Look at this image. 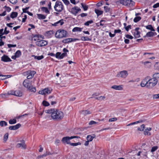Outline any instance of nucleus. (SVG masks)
Segmentation results:
<instances>
[{
  "label": "nucleus",
  "instance_id": "1",
  "mask_svg": "<svg viewBox=\"0 0 159 159\" xmlns=\"http://www.w3.org/2000/svg\"><path fill=\"white\" fill-rule=\"evenodd\" d=\"M46 113L51 114L52 118L54 120H60L62 119L64 116L62 111L54 109L46 110Z\"/></svg>",
  "mask_w": 159,
  "mask_h": 159
},
{
  "label": "nucleus",
  "instance_id": "2",
  "mask_svg": "<svg viewBox=\"0 0 159 159\" xmlns=\"http://www.w3.org/2000/svg\"><path fill=\"white\" fill-rule=\"evenodd\" d=\"M23 84L25 87L27 88L31 92H36L35 88L33 87L30 81L28 79H26L24 81Z\"/></svg>",
  "mask_w": 159,
  "mask_h": 159
},
{
  "label": "nucleus",
  "instance_id": "3",
  "mask_svg": "<svg viewBox=\"0 0 159 159\" xmlns=\"http://www.w3.org/2000/svg\"><path fill=\"white\" fill-rule=\"evenodd\" d=\"M67 34V32L66 30L63 29H60L57 31L55 36L57 38H61L66 37Z\"/></svg>",
  "mask_w": 159,
  "mask_h": 159
},
{
  "label": "nucleus",
  "instance_id": "4",
  "mask_svg": "<svg viewBox=\"0 0 159 159\" xmlns=\"http://www.w3.org/2000/svg\"><path fill=\"white\" fill-rule=\"evenodd\" d=\"M157 80L153 78L150 79L149 77L148 81L147 83V87L152 88L155 86L157 83Z\"/></svg>",
  "mask_w": 159,
  "mask_h": 159
},
{
  "label": "nucleus",
  "instance_id": "5",
  "mask_svg": "<svg viewBox=\"0 0 159 159\" xmlns=\"http://www.w3.org/2000/svg\"><path fill=\"white\" fill-rule=\"evenodd\" d=\"M54 8L56 11L60 12L63 10V4L61 2L57 1L55 3Z\"/></svg>",
  "mask_w": 159,
  "mask_h": 159
},
{
  "label": "nucleus",
  "instance_id": "6",
  "mask_svg": "<svg viewBox=\"0 0 159 159\" xmlns=\"http://www.w3.org/2000/svg\"><path fill=\"white\" fill-rule=\"evenodd\" d=\"M80 137L77 136H73L70 137H63L62 139V141L63 143H66L68 144H70V140L75 138H79Z\"/></svg>",
  "mask_w": 159,
  "mask_h": 159
},
{
  "label": "nucleus",
  "instance_id": "7",
  "mask_svg": "<svg viewBox=\"0 0 159 159\" xmlns=\"http://www.w3.org/2000/svg\"><path fill=\"white\" fill-rule=\"evenodd\" d=\"M128 75V73L127 71L124 70L118 72L116 76L117 77H121L123 78H125Z\"/></svg>",
  "mask_w": 159,
  "mask_h": 159
},
{
  "label": "nucleus",
  "instance_id": "8",
  "mask_svg": "<svg viewBox=\"0 0 159 159\" xmlns=\"http://www.w3.org/2000/svg\"><path fill=\"white\" fill-rule=\"evenodd\" d=\"M52 91V90L51 89H49L48 88H46L39 91V93L41 95H45L50 93Z\"/></svg>",
  "mask_w": 159,
  "mask_h": 159
},
{
  "label": "nucleus",
  "instance_id": "9",
  "mask_svg": "<svg viewBox=\"0 0 159 159\" xmlns=\"http://www.w3.org/2000/svg\"><path fill=\"white\" fill-rule=\"evenodd\" d=\"M48 42L44 40H40L39 41H36L35 42V44L37 46L39 47H42L45 46L47 45Z\"/></svg>",
  "mask_w": 159,
  "mask_h": 159
},
{
  "label": "nucleus",
  "instance_id": "10",
  "mask_svg": "<svg viewBox=\"0 0 159 159\" xmlns=\"http://www.w3.org/2000/svg\"><path fill=\"white\" fill-rule=\"evenodd\" d=\"M36 73V72L34 71L29 70L25 73V74H26V75H27V78L29 79L32 78Z\"/></svg>",
  "mask_w": 159,
  "mask_h": 159
},
{
  "label": "nucleus",
  "instance_id": "11",
  "mask_svg": "<svg viewBox=\"0 0 159 159\" xmlns=\"http://www.w3.org/2000/svg\"><path fill=\"white\" fill-rule=\"evenodd\" d=\"M149 77L148 76L144 78L142 81L140 85L142 87H144L146 86L147 87V83H148Z\"/></svg>",
  "mask_w": 159,
  "mask_h": 159
},
{
  "label": "nucleus",
  "instance_id": "12",
  "mask_svg": "<svg viewBox=\"0 0 159 159\" xmlns=\"http://www.w3.org/2000/svg\"><path fill=\"white\" fill-rule=\"evenodd\" d=\"M54 32L52 30L46 31L44 34V36L48 38H51L53 35Z\"/></svg>",
  "mask_w": 159,
  "mask_h": 159
},
{
  "label": "nucleus",
  "instance_id": "13",
  "mask_svg": "<svg viewBox=\"0 0 159 159\" xmlns=\"http://www.w3.org/2000/svg\"><path fill=\"white\" fill-rule=\"evenodd\" d=\"M80 11L81 9L79 8L78 7L76 6L71 9L70 12L72 14L76 15Z\"/></svg>",
  "mask_w": 159,
  "mask_h": 159
},
{
  "label": "nucleus",
  "instance_id": "14",
  "mask_svg": "<svg viewBox=\"0 0 159 159\" xmlns=\"http://www.w3.org/2000/svg\"><path fill=\"white\" fill-rule=\"evenodd\" d=\"M17 147L18 148H21L22 149H25L26 148V146L25 144L24 140L21 141V143H18L17 144Z\"/></svg>",
  "mask_w": 159,
  "mask_h": 159
},
{
  "label": "nucleus",
  "instance_id": "15",
  "mask_svg": "<svg viewBox=\"0 0 159 159\" xmlns=\"http://www.w3.org/2000/svg\"><path fill=\"white\" fill-rule=\"evenodd\" d=\"M1 61L4 62H9L11 61V60L7 56L4 55L1 57Z\"/></svg>",
  "mask_w": 159,
  "mask_h": 159
},
{
  "label": "nucleus",
  "instance_id": "16",
  "mask_svg": "<svg viewBox=\"0 0 159 159\" xmlns=\"http://www.w3.org/2000/svg\"><path fill=\"white\" fill-rule=\"evenodd\" d=\"M21 126L20 124H18L15 125L10 126L9 129L11 130H15L18 129Z\"/></svg>",
  "mask_w": 159,
  "mask_h": 159
},
{
  "label": "nucleus",
  "instance_id": "17",
  "mask_svg": "<svg viewBox=\"0 0 159 159\" xmlns=\"http://www.w3.org/2000/svg\"><path fill=\"white\" fill-rule=\"evenodd\" d=\"M123 86L122 85H114L111 86V88L116 90H121L123 89Z\"/></svg>",
  "mask_w": 159,
  "mask_h": 159
},
{
  "label": "nucleus",
  "instance_id": "18",
  "mask_svg": "<svg viewBox=\"0 0 159 159\" xmlns=\"http://www.w3.org/2000/svg\"><path fill=\"white\" fill-rule=\"evenodd\" d=\"M43 38L41 35L39 34H35L33 35V36L32 37V39L34 41H38L39 40V38Z\"/></svg>",
  "mask_w": 159,
  "mask_h": 159
},
{
  "label": "nucleus",
  "instance_id": "19",
  "mask_svg": "<svg viewBox=\"0 0 159 159\" xmlns=\"http://www.w3.org/2000/svg\"><path fill=\"white\" fill-rule=\"evenodd\" d=\"M95 137V135L94 134H93L91 135H88L87 136L86 139L89 142L92 141L93 139Z\"/></svg>",
  "mask_w": 159,
  "mask_h": 159
},
{
  "label": "nucleus",
  "instance_id": "20",
  "mask_svg": "<svg viewBox=\"0 0 159 159\" xmlns=\"http://www.w3.org/2000/svg\"><path fill=\"white\" fill-rule=\"evenodd\" d=\"M126 6H131L134 5V2L132 0H126Z\"/></svg>",
  "mask_w": 159,
  "mask_h": 159
},
{
  "label": "nucleus",
  "instance_id": "21",
  "mask_svg": "<svg viewBox=\"0 0 159 159\" xmlns=\"http://www.w3.org/2000/svg\"><path fill=\"white\" fill-rule=\"evenodd\" d=\"M139 28H136L134 33V36L135 38H139L140 37V33L138 31Z\"/></svg>",
  "mask_w": 159,
  "mask_h": 159
},
{
  "label": "nucleus",
  "instance_id": "22",
  "mask_svg": "<svg viewBox=\"0 0 159 159\" xmlns=\"http://www.w3.org/2000/svg\"><path fill=\"white\" fill-rule=\"evenodd\" d=\"M81 114H82L84 115V116H86L88 114H90L91 113V112L88 110H84V111H80Z\"/></svg>",
  "mask_w": 159,
  "mask_h": 159
},
{
  "label": "nucleus",
  "instance_id": "23",
  "mask_svg": "<svg viewBox=\"0 0 159 159\" xmlns=\"http://www.w3.org/2000/svg\"><path fill=\"white\" fill-rule=\"evenodd\" d=\"M15 93L14 96H16L20 97L22 95V93L20 91L16 90L14 91Z\"/></svg>",
  "mask_w": 159,
  "mask_h": 159
},
{
  "label": "nucleus",
  "instance_id": "24",
  "mask_svg": "<svg viewBox=\"0 0 159 159\" xmlns=\"http://www.w3.org/2000/svg\"><path fill=\"white\" fill-rule=\"evenodd\" d=\"M82 30V28L78 27H75L72 30V31L73 32H77V31H81Z\"/></svg>",
  "mask_w": 159,
  "mask_h": 159
},
{
  "label": "nucleus",
  "instance_id": "25",
  "mask_svg": "<svg viewBox=\"0 0 159 159\" xmlns=\"http://www.w3.org/2000/svg\"><path fill=\"white\" fill-rule=\"evenodd\" d=\"M81 39L83 41H90L91 39L88 36H82L81 38Z\"/></svg>",
  "mask_w": 159,
  "mask_h": 159
},
{
  "label": "nucleus",
  "instance_id": "26",
  "mask_svg": "<svg viewBox=\"0 0 159 159\" xmlns=\"http://www.w3.org/2000/svg\"><path fill=\"white\" fill-rule=\"evenodd\" d=\"M18 15V13L17 12H12L11 14L10 17L12 18H14L16 17Z\"/></svg>",
  "mask_w": 159,
  "mask_h": 159
},
{
  "label": "nucleus",
  "instance_id": "27",
  "mask_svg": "<svg viewBox=\"0 0 159 159\" xmlns=\"http://www.w3.org/2000/svg\"><path fill=\"white\" fill-rule=\"evenodd\" d=\"M142 63L144 65L147 67H149L151 66V63L148 61H146L142 62Z\"/></svg>",
  "mask_w": 159,
  "mask_h": 159
},
{
  "label": "nucleus",
  "instance_id": "28",
  "mask_svg": "<svg viewBox=\"0 0 159 159\" xmlns=\"http://www.w3.org/2000/svg\"><path fill=\"white\" fill-rule=\"evenodd\" d=\"M32 56L34 57V59H37L38 60H40L43 58V55H41L40 56L33 55Z\"/></svg>",
  "mask_w": 159,
  "mask_h": 159
},
{
  "label": "nucleus",
  "instance_id": "29",
  "mask_svg": "<svg viewBox=\"0 0 159 159\" xmlns=\"http://www.w3.org/2000/svg\"><path fill=\"white\" fill-rule=\"evenodd\" d=\"M146 28L148 30H149L151 31H154L155 30L153 28L152 26L151 25H149L146 26Z\"/></svg>",
  "mask_w": 159,
  "mask_h": 159
},
{
  "label": "nucleus",
  "instance_id": "30",
  "mask_svg": "<svg viewBox=\"0 0 159 159\" xmlns=\"http://www.w3.org/2000/svg\"><path fill=\"white\" fill-rule=\"evenodd\" d=\"M95 12L98 16L102 15L103 13V11H100L98 9H95Z\"/></svg>",
  "mask_w": 159,
  "mask_h": 159
},
{
  "label": "nucleus",
  "instance_id": "31",
  "mask_svg": "<svg viewBox=\"0 0 159 159\" xmlns=\"http://www.w3.org/2000/svg\"><path fill=\"white\" fill-rule=\"evenodd\" d=\"M38 18L39 19H45L46 17L45 16L41 14H38Z\"/></svg>",
  "mask_w": 159,
  "mask_h": 159
},
{
  "label": "nucleus",
  "instance_id": "32",
  "mask_svg": "<svg viewBox=\"0 0 159 159\" xmlns=\"http://www.w3.org/2000/svg\"><path fill=\"white\" fill-rule=\"evenodd\" d=\"M153 32H151V31H150V32H148V33H147L146 34V36H144V37H152V36H153Z\"/></svg>",
  "mask_w": 159,
  "mask_h": 159
},
{
  "label": "nucleus",
  "instance_id": "33",
  "mask_svg": "<svg viewBox=\"0 0 159 159\" xmlns=\"http://www.w3.org/2000/svg\"><path fill=\"white\" fill-rule=\"evenodd\" d=\"M81 5L84 11H86L88 10V7L86 4L83 3H81Z\"/></svg>",
  "mask_w": 159,
  "mask_h": 159
},
{
  "label": "nucleus",
  "instance_id": "34",
  "mask_svg": "<svg viewBox=\"0 0 159 159\" xmlns=\"http://www.w3.org/2000/svg\"><path fill=\"white\" fill-rule=\"evenodd\" d=\"M41 10L46 13H49V11L47 7H42L41 8Z\"/></svg>",
  "mask_w": 159,
  "mask_h": 159
},
{
  "label": "nucleus",
  "instance_id": "35",
  "mask_svg": "<svg viewBox=\"0 0 159 159\" xmlns=\"http://www.w3.org/2000/svg\"><path fill=\"white\" fill-rule=\"evenodd\" d=\"M9 123L10 124H13L16 122V119H11L9 121Z\"/></svg>",
  "mask_w": 159,
  "mask_h": 159
},
{
  "label": "nucleus",
  "instance_id": "36",
  "mask_svg": "<svg viewBox=\"0 0 159 159\" xmlns=\"http://www.w3.org/2000/svg\"><path fill=\"white\" fill-rule=\"evenodd\" d=\"M7 123L4 121H0V125L2 127L4 125L6 126H7Z\"/></svg>",
  "mask_w": 159,
  "mask_h": 159
},
{
  "label": "nucleus",
  "instance_id": "37",
  "mask_svg": "<svg viewBox=\"0 0 159 159\" xmlns=\"http://www.w3.org/2000/svg\"><path fill=\"white\" fill-rule=\"evenodd\" d=\"M3 76H0V77H2V78H0V79L1 80H4L6 79L7 78H9L11 77V75H3Z\"/></svg>",
  "mask_w": 159,
  "mask_h": 159
},
{
  "label": "nucleus",
  "instance_id": "38",
  "mask_svg": "<svg viewBox=\"0 0 159 159\" xmlns=\"http://www.w3.org/2000/svg\"><path fill=\"white\" fill-rule=\"evenodd\" d=\"M141 18L140 16H137L135 17L134 19V21L135 22H137L139 21Z\"/></svg>",
  "mask_w": 159,
  "mask_h": 159
},
{
  "label": "nucleus",
  "instance_id": "39",
  "mask_svg": "<svg viewBox=\"0 0 159 159\" xmlns=\"http://www.w3.org/2000/svg\"><path fill=\"white\" fill-rule=\"evenodd\" d=\"M153 78L157 79L159 78V73H156L153 75Z\"/></svg>",
  "mask_w": 159,
  "mask_h": 159
},
{
  "label": "nucleus",
  "instance_id": "40",
  "mask_svg": "<svg viewBox=\"0 0 159 159\" xmlns=\"http://www.w3.org/2000/svg\"><path fill=\"white\" fill-rule=\"evenodd\" d=\"M15 55L17 58L20 57V56L21 55V53L20 51V50L17 51L15 53Z\"/></svg>",
  "mask_w": 159,
  "mask_h": 159
},
{
  "label": "nucleus",
  "instance_id": "41",
  "mask_svg": "<svg viewBox=\"0 0 159 159\" xmlns=\"http://www.w3.org/2000/svg\"><path fill=\"white\" fill-rule=\"evenodd\" d=\"M8 133H6L3 137V140L4 141L6 142L8 139Z\"/></svg>",
  "mask_w": 159,
  "mask_h": 159
},
{
  "label": "nucleus",
  "instance_id": "42",
  "mask_svg": "<svg viewBox=\"0 0 159 159\" xmlns=\"http://www.w3.org/2000/svg\"><path fill=\"white\" fill-rule=\"evenodd\" d=\"M93 22V21L92 20H91L87 21L84 23V25L86 26H89L90 24H91Z\"/></svg>",
  "mask_w": 159,
  "mask_h": 159
},
{
  "label": "nucleus",
  "instance_id": "43",
  "mask_svg": "<svg viewBox=\"0 0 159 159\" xmlns=\"http://www.w3.org/2000/svg\"><path fill=\"white\" fill-rule=\"evenodd\" d=\"M62 42L64 43H67L70 42V38H68L63 40Z\"/></svg>",
  "mask_w": 159,
  "mask_h": 159
},
{
  "label": "nucleus",
  "instance_id": "44",
  "mask_svg": "<svg viewBox=\"0 0 159 159\" xmlns=\"http://www.w3.org/2000/svg\"><path fill=\"white\" fill-rule=\"evenodd\" d=\"M106 97L105 96H101L99 97L96 98L95 99L97 100H104Z\"/></svg>",
  "mask_w": 159,
  "mask_h": 159
},
{
  "label": "nucleus",
  "instance_id": "45",
  "mask_svg": "<svg viewBox=\"0 0 159 159\" xmlns=\"http://www.w3.org/2000/svg\"><path fill=\"white\" fill-rule=\"evenodd\" d=\"M61 56V53L60 52H57L55 55L56 58L59 59H60Z\"/></svg>",
  "mask_w": 159,
  "mask_h": 159
},
{
  "label": "nucleus",
  "instance_id": "46",
  "mask_svg": "<svg viewBox=\"0 0 159 159\" xmlns=\"http://www.w3.org/2000/svg\"><path fill=\"white\" fill-rule=\"evenodd\" d=\"M145 128V125L143 124L140 127L138 128V129L139 131H143Z\"/></svg>",
  "mask_w": 159,
  "mask_h": 159
},
{
  "label": "nucleus",
  "instance_id": "47",
  "mask_svg": "<svg viewBox=\"0 0 159 159\" xmlns=\"http://www.w3.org/2000/svg\"><path fill=\"white\" fill-rule=\"evenodd\" d=\"M70 145L73 146H77L78 145H80L81 144V143L80 142H78L77 143H70Z\"/></svg>",
  "mask_w": 159,
  "mask_h": 159
},
{
  "label": "nucleus",
  "instance_id": "48",
  "mask_svg": "<svg viewBox=\"0 0 159 159\" xmlns=\"http://www.w3.org/2000/svg\"><path fill=\"white\" fill-rule=\"evenodd\" d=\"M104 8L105 11L106 12H109L110 9V8L109 7H108L107 6H104Z\"/></svg>",
  "mask_w": 159,
  "mask_h": 159
},
{
  "label": "nucleus",
  "instance_id": "49",
  "mask_svg": "<svg viewBox=\"0 0 159 159\" xmlns=\"http://www.w3.org/2000/svg\"><path fill=\"white\" fill-rule=\"evenodd\" d=\"M7 93L8 94V96L9 95H14V93H15L14 90H10L8 91Z\"/></svg>",
  "mask_w": 159,
  "mask_h": 159
},
{
  "label": "nucleus",
  "instance_id": "50",
  "mask_svg": "<svg viewBox=\"0 0 159 159\" xmlns=\"http://www.w3.org/2000/svg\"><path fill=\"white\" fill-rule=\"evenodd\" d=\"M120 3L123 5L126 6V0H120Z\"/></svg>",
  "mask_w": 159,
  "mask_h": 159
},
{
  "label": "nucleus",
  "instance_id": "51",
  "mask_svg": "<svg viewBox=\"0 0 159 159\" xmlns=\"http://www.w3.org/2000/svg\"><path fill=\"white\" fill-rule=\"evenodd\" d=\"M43 105L45 106H48L49 105V103L47 102L44 101L43 102Z\"/></svg>",
  "mask_w": 159,
  "mask_h": 159
},
{
  "label": "nucleus",
  "instance_id": "52",
  "mask_svg": "<svg viewBox=\"0 0 159 159\" xmlns=\"http://www.w3.org/2000/svg\"><path fill=\"white\" fill-rule=\"evenodd\" d=\"M158 148V147L157 146H154L152 148L151 152H153L154 151H155Z\"/></svg>",
  "mask_w": 159,
  "mask_h": 159
},
{
  "label": "nucleus",
  "instance_id": "53",
  "mask_svg": "<svg viewBox=\"0 0 159 159\" xmlns=\"http://www.w3.org/2000/svg\"><path fill=\"white\" fill-rule=\"evenodd\" d=\"M1 97L4 98H5L8 97V94L7 93L3 94L1 95Z\"/></svg>",
  "mask_w": 159,
  "mask_h": 159
},
{
  "label": "nucleus",
  "instance_id": "54",
  "mask_svg": "<svg viewBox=\"0 0 159 159\" xmlns=\"http://www.w3.org/2000/svg\"><path fill=\"white\" fill-rule=\"evenodd\" d=\"M10 3L12 4H15L17 2V0H8Z\"/></svg>",
  "mask_w": 159,
  "mask_h": 159
},
{
  "label": "nucleus",
  "instance_id": "55",
  "mask_svg": "<svg viewBox=\"0 0 159 159\" xmlns=\"http://www.w3.org/2000/svg\"><path fill=\"white\" fill-rule=\"evenodd\" d=\"M29 7H26L25 8H23V12L25 13H27L28 11H27V10H28L29 8Z\"/></svg>",
  "mask_w": 159,
  "mask_h": 159
},
{
  "label": "nucleus",
  "instance_id": "56",
  "mask_svg": "<svg viewBox=\"0 0 159 159\" xmlns=\"http://www.w3.org/2000/svg\"><path fill=\"white\" fill-rule=\"evenodd\" d=\"M117 120V118L116 117L112 118H111L109 120V121L110 122H113V121L116 120Z\"/></svg>",
  "mask_w": 159,
  "mask_h": 159
},
{
  "label": "nucleus",
  "instance_id": "57",
  "mask_svg": "<svg viewBox=\"0 0 159 159\" xmlns=\"http://www.w3.org/2000/svg\"><path fill=\"white\" fill-rule=\"evenodd\" d=\"M65 4L67 5L70 4L68 0H62Z\"/></svg>",
  "mask_w": 159,
  "mask_h": 159
},
{
  "label": "nucleus",
  "instance_id": "58",
  "mask_svg": "<svg viewBox=\"0 0 159 159\" xmlns=\"http://www.w3.org/2000/svg\"><path fill=\"white\" fill-rule=\"evenodd\" d=\"M61 57H60V59H62L64 57L66 56L67 55V54L66 52H64L62 54H61Z\"/></svg>",
  "mask_w": 159,
  "mask_h": 159
},
{
  "label": "nucleus",
  "instance_id": "59",
  "mask_svg": "<svg viewBox=\"0 0 159 159\" xmlns=\"http://www.w3.org/2000/svg\"><path fill=\"white\" fill-rule=\"evenodd\" d=\"M144 134L145 135H151V134L150 132L145 130L144 131Z\"/></svg>",
  "mask_w": 159,
  "mask_h": 159
},
{
  "label": "nucleus",
  "instance_id": "60",
  "mask_svg": "<svg viewBox=\"0 0 159 159\" xmlns=\"http://www.w3.org/2000/svg\"><path fill=\"white\" fill-rule=\"evenodd\" d=\"M97 123H98L94 121L93 120H91L89 122V125H93V124H95Z\"/></svg>",
  "mask_w": 159,
  "mask_h": 159
},
{
  "label": "nucleus",
  "instance_id": "61",
  "mask_svg": "<svg viewBox=\"0 0 159 159\" xmlns=\"http://www.w3.org/2000/svg\"><path fill=\"white\" fill-rule=\"evenodd\" d=\"M125 37L126 38L129 39H132L133 38L132 36L129 34L126 35Z\"/></svg>",
  "mask_w": 159,
  "mask_h": 159
},
{
  "label": "nucleus",
  "instance_id": "62",
  "mask_svg": "<svg viewBox=\"0 0 159 159\" xmlns=\"http://www.w3.org/2000/svg\"><path fill=\"white\" fill-rule=\"evenodd\" d=\"M125 30L127 31H128L129 29H131V25H128L127 26H126L125 27Z\"/></svg>",
  "mask_w": 159,
  "mask_h": 159
},
{
  "label": "nucleus",
  "instance_id": "63",
  "mask_svg": "<svg viewBox=\"0 0 159 159\" xmlns=\"http://www.w3.org/2000/svg\"><path fill=\"white\" fill-rule=\"evenodd\" d=\"M159 7V3H157L154 4L153 6V7L154 8H157Z\"/></svg>",
  "mask_w": 159,
  "mask_h": 159
},
{
  "label": "nucleus",
  "instance_id": "64",
  "mask_svg": "<svg viewBox=\"0 0 159 159\" xmlns=\"http://www.w3.org/2000/svg\"><path fill=\"white\" fill-rule=\"evenodd\" d=\"M153 98L154 99L159 98V94L154 95L153 96Z\"/></svg>",
  "mask_w": 159,
  "mask_h": 159
}]
</instances>
